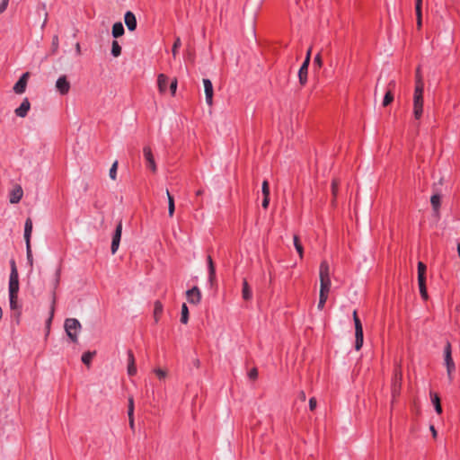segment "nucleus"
<instances>
[{
    "mask_svg": "<svg viewBox=\"0 0 460 460\" xmlns=\"http://www.w3.org/2000/svg\"><path fill=\"white\" fill-rule=\"evenodd\" d=\"M10 276H9V285L8 291L9 295H18L20 284H19V274L16 267L15 261L12 259L10 261Z\"/></svg>",
    "mask_w": 460,
    "mask_h": 460,
    "instance_id": "nucleus-1",
    "label": "nucleus"
},
{
    "mask_svg": "<svg viewBox=\"0 0 460 460\" xmlns=\"http://www.w3.org/2000/svg\"><path fill=\"white\" fill-rule=\"evenodd\" d=\"M64 327L70 341L77 342L78 332L82 328L80 322L75 318H68L65 321Z\"/></svg>",
    "mask_w": 460,
    "mask_h": 460,
    "instance_id": "nucleus-2",
    "label": "nucleus"
},
{
    "mask_svg": "<svg viewBox=\"0 0 460 460\" xmlns=\"http://www.w3.org/2000/svg\"><path fill=\"white\" fill-rule=\"evenodd\" d=\"M423 93L420 87L414 88L413 93V116L415 119H420L423 115Z\"/></svg>",
    "mask_w": 460,
    "mask_h": 460,
    "instance_id": "nucleus-3",
    "label": "nucleus"
},
{
    "mask_svg": "<svg viewBox=\"0 0 460 460\" xmlns=\"http://www.w3.org/2000/svg\"><path fill=\"white\" fill-rule=\"evenodd\" d=\"M353 321L355 325V349L359 350L363 346L364 337L362 323L356 310L353 312Z\"/></svg>",
    "mask_w": 460,
    "mask_h": 460,
    "instance_id": "nucleus-4",
    "label": "nucleus"
},
{
    "mask_svg": "<svg viewBox=\"0 0 460 460\" xmlns=\"http://www.w3.org/2000/svg\"><path fill=\"white\" fill-rule=\"evenodd\" d=\"M320 287L331 288L330 266L326 261H323L319 269Z\"/></svg>",
    "mask_w": 460,
    "mask_h": 460,
    "instance_id": "nucleus-5",
    "label": "nucleus"
},
{
    "mask_svg": "<svg viewBox=\"0 0 460 460\" xmlns=\"http://www.w3.org/2000/svg\"><path fill=\"white\" fill-rule=\"evenodd\" d=\"M444 358L448 378L449 380H452V373L455 371L456 367L452 358V349L450 342H447L445 346Z\"/></svg>",
    "mask_w": 460,
    "mask_h": 460,
    "instance_id": "nucleus-6",
    "label": "nucleus"
},
{
    "mask_svg": "<svg viewBox=\"0 0 460 460\" xmlns=\"http://www.w3.org/2000/svg\"><path fill=\"white\" fill-rule=\"evenodd\" d=\"M122 234V222L119 221L115 228L114 234L112 235V242L111 246V252L112 254H115L119 249V242L121 239Z\"/></svg>",
    "mask_w": 460,
    "mask_h": 460,
    "instance_id": "nucleus-7",
    "label": "nucleus"
},
{
    "mask_svg": "<svg viewBox=\"0 0 460 460\" xmlns=\"http://www.w3.org/2000/svg\"><path fill=\"white\" fill-rule=\"evenodd\" d=\"M29 76H30L29 72H25L24 74L22 75V76L19 78V80L13 85V92L15 93L22 94L25 92Z\"/></svg>",
    "mask_w": 460,
    "mask_h": 460,
    "instance_id": "nucleus-8",
    "label": "nucleus"
},
{
    "mask_svg": "<svg viewBox=\"0 0 460 460\" xmlns=\"http://www.w3.org/2000/svg\"><path fill=\"white\" fill-rule=\"evenodd\" d=\"M70 87V83L66 75H61L58 78L56 82V88L60 94L65 95L68 93Z\"/></svg>",
    "mask_w": 460,
    "mask_h": 460,
    "instance_id": "nucleus-9",
    "label": "nucleus"
},
{
    "mask_svg": "<svg viewBox=\"0 0 460 460\" xmlns=\"http://www.w3.org/2000/svg\"><path fill=\"white\" fill-rule=\"evenodd\" d=\"M186 296L190 304L198 305L201 300V292L198 287H193L186 291Z\"/></svg>",
    "mask_w": 460,
    "mask_h": 460,
    "instance_id": "nucleus-10",
    "label": "nucleus"
},
{
    "mask_svg": "<svg viewBox=\"0 0 460 460\" xmlns=\"http://www.w3.org/2000/svg\"><path fill=\"white\" fill-rule=\"evenodd\" d=\"M207 262H208V282L212 288L216 285L217 282V277H216V268L213 262V260L210 255L207 257Z\"/></svg>",
    "mask_w": 460,
    "mask_h": 460,
    "instance_id": "nucleus-11",
    "label": "nucleus"
},
{
    "mask_svg": "<svg viewBox=\"0 0 460 460\" xmlns=\"http://www.w3.org/2000/svg\"><path fill=\"white\" fill-rule=\"evenodd\" d=\"M60 278H61V269L58 268L56 272H55V276H54V279H53V281H52L53 301H52V305H51V315H53V313H54V305H55V301H56L55 293H56V290L58 289V288L59 286ZM51 318H52V316L49 317V322L51 321Z\"/></svg>",
    "mask_w": 460,
    "mask_h": 460,
    "instance_id": "nucleus-12",
    "label": "nucleus"
},
{
    "mask_svg": "<svg viewBox=\"0 0 460 460\" xmlns=\"http://www.w3.org/2000/svg\"><path fill=\"white\" fill-rule=\"evenodd\" d=\"M396 86V82L394 80H391L387 85V91L384 96L382 105L384 107L388 106L394 101V93L393 90Z\"/></svg>",
    "mask_w": 460,
    "mask_h": 460,
    "instance_id": "nucleus-13",
    "label": "nucleus"
},
{
    "mask_svg": "<svg viewBox=\"0 0 460 460\" xmlns=\"http://www.w3.org/2000/svg\"><path fill=\"white\" fill-rule=\"evenodd\" d=\"M308 66V57H305L298 71V79L301 85H305L307 82Z\"/></svg>",
    "mask_w": 460,
    "mask_h": 460,
    "instance_id": "nucleus-14",
    "label": "nucleus"
},
{
    "mask_svg": "<svg viewBox=\"0 0 460 460\" xmlns=\"http://www.w3.org/2000/svg\"><path fill=\"white\" fill-rule=\"evenodd\" d=\"M205 95H206V102L210 106L213 102V84L212 82L208 79H203Z\"/></svg>",
    "mask_w": 460,
    "mask_h": 460,
    "instance_id": "nucleus-15",
    "label": "nucleus"
},
{
    "mask_svg": "<svg viewBox=\"0 0 460 460\" xmlns=\"http://www.w3.org/2000/svg\"><path fill=\"white\" fill-rule=\"evenodd\" d=\"M31 109V103L28 98L23 99L21 105L15 109L14 113L17 117L25 118Z\"/></svg>",
    "mask_w": 460,
    "mask_h": 460,
    "instance_id": "nucleus-16",
    "label": "nucleus"
},
{
    "mask_svg": "<svg viewBox=\"0 0 460 460\" xmlns=\"http://www.w3.org/2000/svg\"><path fill=\"white\" fill-rule=\"evenodd\" d=\"M23 196L22 188L20 185H16L10 192L9 200L12 204L18 203Z\"/></svg>",
    "mask_w": 460,
    "mask_h": 460,
    "instance_id": "nucleus-17",
    "label": "nucleus"
},
{
    "mask_svg": "<svg viewBox=\"0 0 460 460\" xmlns=\"http://www.w3.org/2000/svg\"><path fill=\"white\" fill-rule=\"evenodd\" d=\"M144 157L147 163V166L153 171H156V164L154 159V155L152 154V150L149 146H145L143 149Z\"/></svg>",
    "mask_w": 460,
    "mask_h": 460,
    "instance_id": "nucleus-18",
    "label": "nucleus"
},
{
    "mask_svg": "<svg viewBox=\"0 0 460 460\" xmlns=\"http://www.w3.org/2000/svg\"><path fill=\"white\" fill-rule=\"evenodd\" d=\"M124 22L128 31H133L137 28V19L135 14L128 11L124 15Z\"/></svg>",
    "mask_w": 460,
    "mask_h": 460,
    "instance_id": "nucleus-19",
    "label": "nucleus"
},
{
    "mask_svg": "<svg viewBox=\"0 0 460 460\" xmlns=\"http://www.w3.org/2000/svg\"><path fill=\"white\" fill-rule=\"evenodd\" d=\"M32 233V221L29 217L26 219L24 224V240L26 244H29L31 243V237Z\"/></svg>",
    "mask_w": 460,
    "mask_h": 460,
    "instance_id": "nucleus-20",
    "label": "nucleus"
},
{
    "mask_svg": "<svg viewBox=\"0 0 460 460\" xmlns=\"http://www.w3.org/2000/svg\"><path fill=\"white\" fill-rule=\"evenodd\" d=\"M440 199L441 196L438 193H435L430 198V203L433 208V211L436 215H438L440 208Z\"/></svg>",
    "mask_w": 460,
    "mask_h": 460,
    "instance_id": "nucleus-21",
    "label": "nucleus"
},
{
    "mask_svg": "<svg viewBox=\"0 0 460 460\" xmlns=\"http://www.w3.org/2000/svg\"><path fill=\"white\" fill-rule=\"evenodd\" d=\"M242 296L246 301L251 300L252 297V289L245 279L243 280Z\"/></svg>",
    "mask_w": 460,
    "mask_h": 460,
    "instance_id": "nucleus-22",
    "label": "nucleus"
},
{
    "mask_svg": "<svg viewBox=\"0 0 460 460\" xmlns=\"http://www.w3.org/2000/svg\"><path fill=\"white\" fill-rule=\"evenodd\" d=\"M128 415L129 420V426L132 429L135 428L134 423V400L132 397L128 399Z\"/></svg>",
    "mask_w": 460,
    "mask_h": 460,
    "instance_id": "nucleus-23",
    "label": "nucleus"
},
{
    "mask_svg": "<svg viewBox=\"0 0 460 460\" xmlns=\"http://www.w3.org/2000/svg\"><path fill=\"white\" fill-rule=\"evenodd\" d=\"M157 84L160 93H165L167 91L168 77L164 74H160L157 78Z\"/></svg>",
    "mask_w": 460,
    "mask_h": 460,
    "instance_id": "nucleus-24",
    "label": "nucleus"
},
{
    "mask_svg": "<svg viewBox=\"0 0 460 460\" xmlns=\"http://www.w3.org/2000/svg\"><path fill=\"white\" fill-rule=\"evenodd\" d=\"M431 402L434 405L435 411L438 414L442 413V407L440 404V398L438 394L430 392Z\"/></svg>",
    "mask_w": 460,
    "mask_h": 460,
    "instance_id": "nucleus-25",
    "label": "nucleus"
},
{
    "mask_svg": "<svg viewBox=\"0 0 460 460\" xmlns=\"http://www.w3.org/2000/svg\"><path fill=\"white\" fill-rule=\"evenodd\" d=\"M124 27L120 22H115L112 26V36L114 38H119L124 34Z\"/></svg>",
    "mask_w": 460,
    "mask_h": 460,
    "instance_id": "nucleus-26",
    "label": "nucleus"
},
{
    "mask_svg": "<svg viewBox=\"0 0 460 460\" xmlns=\"http://www.w3.org/2000/svg\"><path fill=\"white\" fill-rule=\"evenodd\" d=\"M421 4H422V0H416L415 11H416V16H417V26L419 29L421 27V24H422Z\"/></svg>",
    "mask_w": 460,
    "mask_h": 460,
    "instance_id": "nucleus-27",
    "label": "nucleus"
},
{
    "mask_svg": "<svg viewBox=\"0 0 460 460\" xmlns=\"http://www.w3.org/2000/svg\"><path fill=\"white\" fill-rule=\"evenodd\" d=\"M418 284H419V289H420L421 297L424 300H427L429 296H428L427 288H426V279H418Z\"/></svg>",
    "mask_w": 460,
    "mask_h": 460,
    "instance_id": "nucleus-28",
    "label": "nucleus"
},
{
    "mask_svg": "<svg viewBox=\"0 0 460 460\" xmlns=\"http://www.w3.org/2000/svg\"><path fill=\"white\" fill-rule=\"evenodd\" d=\"M9 304L12 310H18V314H20L21 306L18 304V295H9Z\"/></svg>",
    "mask_w": 460,
    "mask_h": 460,
    "instance_id": "nucleus-29",
    "label": "nucleus"
},
{
    "mask_svg": "<svg viewBox=\"0 0 460 460\" xmlns=\"http://www.w3.org/2000/svg\"><path fill=\"white\" fill-rule=\"evenodd\" d=\"M166 194L168 197V214L169 217H172L175 210L174 199L173 197L170 194L169 190H166Z\"/></svg>",
    "mask_w": 460,
    "mask_h": 460,
    "instance_id": "nucleus-30",
    "label": "nucleus"
},
{
    "mask_svg": "<svg viewBox=\"0 0 460 460\" xmlns=\"http://www.w3.org/2000/svg\"><path fill=\"white\" fill-rule=\"evenodd\" d=\"M293 242H294V246H295L296 252H298L300 259H302L303 254H304V248L299 240V237L297 235H294Z\"/></svg>",
    "mask_w": 460,
    "mask_h": 460,
    "instance_id": "nucleus-31",
    "label": "nucleus"
},
{
    "mask_svg": "<svg viewBox=\"0 0 460 460\" xmlns=\"http://www.w3.org/2000/svg\"><path fill=\"white\" fill-rule=\"evenodd\" d=\"M163 313V305L160 301L155 302V307H154V317L155 321L157 323L159 320L160 315Z\"/></svg>",
    "mask_w": 460,
    "mask_h": 460,
    "instance_id": "nucleus-32",
    "label": "nucleus"
},
{
    "mask_svg": "<svg viewBox=\"0 0 460 460\" xmlns=\"http://www.w3.org/2000/svg\"><path fill=\"white\" fill-rule=\"evenodd\" d=\"M189 321V309L187 305L184 303L181 305V323L183 324H186Z\"/></svg>",
    "mask_w": 460,
    "mask_h": 460,
    "instance_id": "nucleus-33",
    "label": "nucleus"
},
{
    "mask_svg": "<svg viewBox=\"0 0 460 460\" xmlns=\"http://www.w3.org/2000/svg\"><path fill=\"white\" fill-rule=\"evenodd\" d=\"M331 288L320 287L319 301L326 303Z\"/></svg>",
    "mask_w": 460,
    "mask_h": 460,
    "instance_id": "nucleus-34",
    "label": "nucleus"
},
{
    "mask_svg": "<svg viewBox=\"0 0 460 460\" xmlns=\"http://www.w3.org/2000/svg\"><path fill=\"white\" fill-rule=\"evenodd\" d=\"M418 87H420V89H424V82L422 79V75L420 74V67H418L416 69V75H415V87L414 88H418Z\"/></svg>",
    "mask_w": 460,
    "mask_h": 460,
    "instance_id": "nucleus-35",
    "label": "nucleus"
},
{
    "mask_svg": "<svg viewBox=\"0 0 460 460\" xmlns=\"http://www.w3.org/2000/svg\"><path fill=\"white\" fill-rule=\"evenodd\" d=\"M94 355H95V351H93V352H91V351L84 352L82 355V362L84 365H86V366H90V364L92 362V359L94 357Z\"/></svg>",
    "mask_w": 460,
    "mask_h": 460,
    "instance_id": "nucleus-36",
    "label": "nucleus"
},
{
    "mask_svg": "<svg viewBox=\"0 0 460 460\" xmlns=\"http://www.w3.org/2000/svg\"><path fill=\"white\" fill-rule=\"evenodd\" d=\"M121 54V46L119 44L117 40L112 41L111 45V55L115 58L119 57Z\"/></svg>",
    "mask_w": 460,
    "mask_h": 460,
    "instance_id": "nucleus-37",
    "label": "nucleus"
},
{
    "mask_svg": "<svg viewBox=\"0 0 460 460\" xmlns=\"http://www.w3.org/2000/svg\"><path fill=\"white\" fill-rule=\"evenodd\" d=\"M426 265L422 261L418 262V279H426Z\"/></svg>",
    "mask_w": 460,
    "mask_h": 460,
    "instance_id": "nucleus-38",
    "label": "nucleus"
},
{
    "mask_svg": "<svg viewBox=\"0 0 460 460\" xmlns=\"http://www.w3.org/2000/svg\"><path fill=\"white\" fill-rule=\"evenodd\" d=\"M26 255H27L28 263L31 266H32V264H33V257H32L31 243H29V244H26Z\"/></svg>",
    "mask_w": 460,
    "mask_h": 460,
    "instance_id": "nucleus-39",
    "label": "nucleus"
},
{
    "mask_svg": "<svg viewBox=\"0 0 460 460\" xmlns=\"http://www.w3.org/2000/svg\"><path fill=\"white\" fill-rule=\"evenodd\" d=\"M181 39L176 38L174 40V43L172 45V53L173 58L176 57V55L178 53V49L181 47Z\"/></svg>",
    "mask_w": 460,
    "mask_h": 460,
    "instance_id": "nucleus-40",
    "label": "nucleus"
},
{
    "mask_svg": "<svg viewBox=\"0 0 460 460\" xmlns=\"http://www.w3.org/2000/svg\"><path fill=\"white\" fill-rule=\"evenodd\" d=\"M118 162L115 161L110 169V177L111 180H116L117 177Z\"/></svg>",
    "mask_w": 460,
    "mask_h": 460,
    "instance_id": "nucleus-41",
    "label": "nucleus"
},
{
    "mask_svg": "<svg viewBox=\"0 0 460 460\" xmlns=\"http://www.w3.org/2000/svg\"><path fill=\"white\" fill-rule=\"evenodd\" d=\"M261 192L263 197H270V186L268 181H263L261 186Z\"/></svg>",
    "mask_w": 460,
    "mask_h": 460,
    "instance_id": "nucleus-42",
    "label": "nucleus"
},
{
    "mask_svg": "<svg viewBox=\"0 0 460 460\" xmlns=\"http://www.w3.org/2000/svg\"><path fill=\"white\" fill-rule=\"evenodd\" d=\"M128 376H135L137 374V367H136V365L133 364V365H128Z\"/></svg>",
    "mask_w": 460,
    "mask_h": 460,
    "instance_id": "nucleus-43",
    "label": "nucleus"
},
{
    "mask_svg": "<svg viewBox=\"0 0 460 460\" xmlns=\"http://www.w3.org/2000/svg\"><path fill=\"white\" fill-rule=\"evenodd\" d=\"M248 376L250 379L252 380H255L258 376V370L257 368L253 367L252 368L249 373H248Z\"/></svg>",
    "mask_w": 460,
    "mask_h": 460,
    "instance_id": "nucleus-44",
    "label": "nucleus"
},
{
    "mask_svg": "<svg viewBox=\"0 0 460 460\" xmlns=\"http://www.w3.org/2000/svg\"><path fill=\"white\" fill-rule=\"evenodd\" d=\"M155 373L159 379H164L166 376V372L161 368L155 369Z\"/></svg>",
    "mask_w": 460,
    "mask_h": 460,
    "instance_id": "nucleus-45",
    "label": "nucleus"
},
{
    "mask_svg": "<svg viewBox=\"0 0 460 460\" xmlns=\"http://www.w3.org/2000/svg\"><path fill=\"white\" fill-rule=\"evenodd\" d=\"M135 364V357L132 350H128V365Z\"/></svg>",
    "mask_w": 460,
    "mask_h": 460,
    "instance_id": "nucleus-46",
    "label": "nucleus"
},
{
    "mask_svg": "<svg viewBox=\"0 0 460 460\" xmlns=\"http://www.w3.org/2000/svg\"><path fill=\"white\" fill-rule=\"evenodd\" d=\"M177 89V79H173L170 84V90L172 95L175 94Z\"/></svg>",
    "mask_w": 460,
    "mask_h": 460,
    "instance_id": "nucleus-47",
    "label": "nucleus"
},
{
    "mask_svg": "<svg viewBox=\"0 0 460 460\" xmlns=\"http://www.w3.org/2000/svg\"><path fill=\"white\" fill-rule=\"evenodd\" d=\"M317 405L316 399L314 397L310 398L309 400V409L311 411H314Z\"/></svg>",
    "mask_w": 460,
    "mask_h": 460,
    "instance_id": "nucleus-48",
    "label": "nucleus"
},
{
    "mask_svg": "<svg viewBox=\"0 0 460 460\" xmlns=\"http://www.w3.org/2000/svg\"><path fill=\"white\" fill-rule=\"evenodd\" d=\"M9 0H2L0 4V13H4L8 6Z\"/></svg>",
    "mask_w": 460,
    "mask_h": 460,
    "instance_id": "nucleus-49",
    "label": "nucleus"
},
{
    "mask_svg": "<svg viewBox=\"0 0 460 460\" xmlns=\"http://www.w3.org/2000/svg\"><path fill=\"white\" fill-rule=\"evenodd\" d=\"M337 191H338V182L336 180H333L332 182V192L333 196L337 195Z\"/></svg>",
    "mask_w": 460,
    "mask_h": 460,
    "instance_id": "nucleus-50",
    "label": "nucleus"
},
{
    "mask_svg": "<svg viewBox=\"0 0 460 460\" xmlns=\"http://www.w3.org/2000/svg\"><path fill=\"white\" fill-rule=\"evenodd\" d=\"M314 65H317L319 67L322 66V58L320 54H317L314 59Z\"/></svg>",
    "mask_w": 460,
    "mask_h": 460,
    "instance_id": "nucleus-51",
    "label": "nucleus"
},
{
    "mask_svg": "<svg viewBox=\"0 0 460 460\" xmlns=\"http://www.w3.org/2000/svg\"><path fill=\"white\" fill-rule=\"evenodd\" d=\"M269 204H270V197H263L262 203H261L262 208L266 209L269 207Z\"/></svg>",
    "mask_w": 460,
    "mask_h": 460,
    "instance_id": "nucleus-52",
    "label": "nucleus"
},
{
    "mask_svg": "<svg viewBox=\"0 0 460 460\" xmlns=\"http://www.w3.org/2000/svg\"><path fill=\"white\" fill-rule=\"evenodd\" d=\"M430 431L432 432L433 438H436L437 437V430L434 428V426H432V425L430 426Z\"/></svg>",
    "mask_w": 460,
    "mask_h": 460,
    "instance_id": "nucleus-53",
    "label": "nucleus"
},
{
    "mask_svg": "<svg viewBox=\"0 0 460 460\" xmlns=\"http://www.w3.org/2000/svg\"><path fill=\"white\" fill-rule=\"evenodd\" d=\"M324 305H325V303H324V302H321V301H319V302H318V305H317L318 309H319V310H323V307H324Z\"/></svg>",
    "mask_w": 460,
    "mask_h": 460,
    "instance_id": "nucleus-54",
    "label": "nucleus"
},
{
    "mask_svg": "<svg viewBox=\"0 0 460 460\" xmlns=\"http://www.w3.org/2000/svg\"><path fill=\"white\" fill-rule=\"evenodd\" d=\"M305 57H308V65H309L310 64V58H311V49H310L307 50V53H306Z\"/></svg>",
    "mask_w": 460,
    "mask_h": 460,
    "instance_id": "nucleus-55",
    "label": "nucleus"
},
{
    "mask_svg": "<svg viewBox=\"0 0 460 460\" xmlns=\"http://www.w3.org/2000/svg\"><path fill=\"white\" fill-rule=\"evenodd\" d=\"M203 192H204L203 190H199L196 191V195L197 196L202 195Z\"/></svg>",
    "mask_w": 460,
    "mask_h": 460,
    "instance_id": "nucleus-56",
    "label": "nucleus"
},
{
    "mask_svg": "<svg viewBox=\"0 0 460 460\" xmlns=\"http://www.w3.org/2000/svg\"><path fill=\"white\" fill-rule=\"evenodd\" d=\"M76 52L78 54H80V44L79 43L76 44Z\"/></svg>",
    "mask_w": 460,
    "mask_h": 460,
    "instance_id": "nucleus-57",
    "label": "nucleus"
},
{
    "mask_svg": "<svg viewBox=\"0 0 460 460\" xmlns=\"http://www.w3.org/2000/svg\"><path fill=\"white\" fill-rule=\"evenodd\" d=\"M457 252L458 256L460 257V243L457 244Z\"/></svg>",
    "mask_w": 460,
    "mask_h": 460,
    "instance_id": "nucleus-58",
    "label": "nucleus"
},
{
    "mask_svg": "<svg viewBox=\"0 0 460 460\" xmlns=\"http://www.w3.org/2000/svg\"><path fill=\"white\" fill-rule=\"evenodd\" d=\"M301 397H303V399L305 400V394H304V393L301 394Z\"/></svg>",
    "mask_w": 460,
    "mask_h": 460,
    "instance_id": "nucleus-59",
    "label": "nucleus"
},
{
    "mask_svg": "<svg viewBox=\"0 0 460 460\" xmlns=\"http://www.w3.org/2000/svg\"><path fill=\"white\" fill-rule=\"evenodd\" d=\"M301 397H303V399L305 400V394H304V393L301 394Z\"/></svg>",
    "mask_w": 460,
    "mask_h": 460,
    "instance_id": "nucleus-60",
    "label": "nucleus"
}]
</instances>
